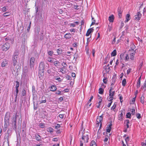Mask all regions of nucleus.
<instances>
[{"label":"nucleus","instance_id":"nucleus-43","mask_svg":"<svg viewBox=\"0 0 146 146\" xmlns=\"http://www.w3.org/2000/svg\"><path fill=\"white\" fill-rule=\"evenodd\" d=\"M18 92H19L18 89H16V95H15V96H16V97H15L16 99L15 100V102L16 101V98H17V94H18Z\"/></svg>","mask_w":146,"mask_h":146},{"label":"nucleus","instance_id":"nucleus-20","mask_svg":"<svg viewBox=\"0 0 146 146\" xmlns=\"http://www.w3.org/2000/svg\"><path fill=\"white\" fill-rule=\"evenodd\" d=\"M130 15L129 14H127L126 16V20L125 22H127L130 20Z\"/></svg>","mask_w":146,"mask_h":146},{"label":"nucleus","instance_id":"nucleus-50","mask_svg":"<svg viewBox=\"0 0 146 146\" xmlns=\"http://www.w3.org/2000/svg\"><path fill=\"white\" fill-rule=\"evenodd\" d=\"M130 59H131L132 60H134V55L131 54H130Z\"/></svg>","mask_w":146,"mask_h":146},{"label":"nucleus","instance_id":"nucleus-61","mask_svg":"<svg viewBox=\"0 0 146 146\" xmlns=\"http://www.w3.org/2000/svg\"><path fill=\"white\" fill-rule=\"evenodd\" d=\"M8 126H4V128L3 129V130L4 131H5L7 129Z\"/></svg>","mask_w":146,"mask_h":146},{"label":"nucleus","instance_id":"nucleus-48","mask_svg":"<svg viewBox=\"0 0 146 146\" xmlns=\"http://www.w3.org/2000/svg\"><path fill=\"white\" fill-rule=\"evenodd\" d=\"M39 126L41 128H43L44 127V123H39Z\"/></svg>","mask_w":146,"mask_h":146},{"label":"nucleus","instance_id":"nucleus-28","mask_svg":"<svg viewBox=\"0 0 146 146\" xmlns=\"http://www.w3.org/2000/svg\"><path fill=\"white\" fill-rule=\"evenodd\" d=\"M56 51L58 55H60V54H61L62 52V50L60 49H57Z\"/></svg>","mask_w":146,"mask_h":146},{"label":"nucleus","instance_id":"nucleus-44","mask_svg":"<svg viewBox=\"0 0 146 146\" xmlns=\"http://www.w3.org/2000/svg\"><path fill=\"white\" fill-rule=\"evenodd\" d=\"M16 82L17 83L16 86V89H18L19 85V82L17 81Z\"/></svg>","mask_w":146,"mask_h":146},{"label":"nucleus","instance_id":"nucleus-12","mask_svg":"<svg viewBox=\"0 0 146 146\" xmlns=\"http://www.w3.org/2000/svg\"><path fill=\"white\" fill-rule=\"evenodd\" d=\"M72 35L70 33H67L64 36V37L66 39H69L71 37Z\"/></svg>","mask_w":146,"mask_h":146},{"label":"nucleus","instance_id":"nucleus-47","mask_svg":"<svg viewBox=\"0 0 146 146\" xmlns=\"http://www.w3.org/2000/svg\"><path fill=\"white\" fill-rule=\"evenodd\" d=\"M136 116L138 119H140L141 118V114L140 113H136Z\"/></svg>","mask_w":146,"mask_h":146},{"label":"nucleus","instance_id":"nucleus-40","mask_svg":"<svg viewBox=\"0 0 146 146\" xmlns=\"http://www.w3.org/2000/svg\"><path fill=\"white\" fill-rule=\"evenodd\" d=\"M9 13L8 12H6L3 14V16L4 17H7L9 16Z\"/></svg>","mask_w":146,"mask_h":146},{"label":"nucleus","instance_id":"nucleus-31","mask_svg":"<svg viewBox=\"0 0 146 146\" xmlns=\"http://www.w3.org/2000/svg\"><path fill=\"white\" fill-rule=\"evenodd\" d=\"M122 83V85L123 86H125V85L126 84V80L125 79H124L123 80Z\"/></svg>","mask_w":146,"mask_h":146},{"label":"nucleus","instance_id":"nucleus-36","mask_svg":"<svg viewBox=\"0 0 146 146\" xmlns=\"http://www.w3.org/2000/svg\"><path fill=\"white\" fill-rule=\"evenodd\" d=\"M116 103L115 102L114 103L113 105L111 107V110H113L116 107Z\"/></svg>","mask_w":146,"mask_h":146},{"label":"nucleus","instance_id":"nucleus-63","mask_svg":"<svg viewBox=\"0 0 146 146\" xmlns=\"http://www.w3.org/2000/svg\"><path fill=\"white\" fill-rule=\"evenodd\" d=\"M103 81L104 83L105 84H106L107 83V80H106V78H104L103 79Z\"/></svg>","mask_w":146,"mask_h":146},{"label":"nucleus","instance_id":"nucleus-4","mask_svg":"<svg viewBox=\"0 0 146 146\" xmlns=\"http://www.w3.org/2000/svg\"><path fill=\"white\" fill-rule=\"evenodd\" d=\"M35 61V58L34 57H31L30 59V66L31 69L34 68Z\"/></svg>","mask_w":146,"mask_h":146},{"label":"nucleus","instance_id":"nucleus-45","mask_svg":"<svg viewBox=\"0 0 146 146\" xmlns=\"http://www.w3.org/2000/svg\"><path fill=\"white\" fill-rule=\"evenodd\" d=\"M146 88V82H144L143 85L142 86L141 89H145Z\"/></svg>","mask_w":146,"mask_h":146},{"label":"nucleus","instance_id":"nucleus-2","mask_svg":"<svg viewBox=\"0 0 146 146\" xmlns=\"http://www.w3.org/2000/svg\"><path fill=\"white\" fill-rule=\"evenodd\" d=\"M103 114L100 116L98 117L96 120V127H98L99 126V124H100V129L102 127V121L103 120Z\"/></svg>","mask_w":146,"mask_h":146},{"label":"nucleus","instance_id":"nucleus-19","mask_svg":"<svg viewBox=\"0 0 146 146\" xmlns=\"http://www.w3.org/2000/svg\"><path fill=\"white\" fill-rule=\"evenodd\" d=\"M141 78V76L139 78L137 84V88H139L140 86V79Z\"/></svg>","mask_w":146,"mask_h":146},{"label":"nucleus","instance_id":"nucleus-57","mask_svg":"<svg viewBox=\"0 0 146 146\" xmlns=\"http://www.w3.org/2000/svg\"><path fill=\"white\" fill-rule=\"evenodd\" d=\"M92 53L93 56V57H94L95 56V51L94 49H92Z\"/></svg>","mask_w":146,"mask_h":146},{"label":"nucleus","instance_id":"nucleus-56","mask_svg":"<svg viewBox=\"0 0 146 146\" xmlns=\"http://www.w3.org/2000/svg\"><path fill=\"white\" fill-rule=\"evenodd\" d=\"M125 54V53H122L121 54H120V57L121 58V59H122L124 57V56Z\"/></svg>","mask_w":146,"mask_h":146},{"label":"nucleus","instance_id":"nucleus-23","mask_svg":"<svg viewBox=\"0 0 146 146\" xmlns=\"http://www.w3.org/2000/svg\"><path fill=\"white\" fill-rule=\"evenodd\" d=\"M115 79L113 77H112V82L111 84V86H113L115 83Z\"/></svg>","mask_w":146,"mask_h":146},{"label":"nucleus","instance_id":"nucleus-33","mask_svg":"<svg viewBox=\"0 0 146 146\" xmlns=\"http://www.w3.org/2000/svg\"><path fill=\"white\" fill-rule=\"evenodd\" d=\"M131 114L130 112L127 113L126 115V118H131Z\"/></svg>","mask_w":146,"mask_h":146},{"label":"nucleus","instance_id":"nucleus-46","mask_svg":"<svg viewBox=\"0 0 146 146\" xmlns=\"http://www.w3.org/2000/svg\"><path fill=\"white\" fill-rule=\"evenodd\" d=\"M48 54L50 56H52L53 53V52L52 51H49L48 52Z\"/></svg>","mask_w":146,"mask_h":146},{"label":"nucleus","instance_id":"nucleus-37","mask_svg":"<svg viewBox=\"0 0 146 146\" xmlns=\"http://www.w3.org/2000/svg\"><path fill=\"white\" fill-rule=\"evenodd\" d=\"M13 65L15 66L16 65L17 63V60L14 59H13Z\"/></svg>","mask_w":146,"mask_h":146},{"label":"nucleus","instance_id":"nucleus-13","mask_svg":"<svg viewBox=\"0 0 146 146\" xmlns=\"http://www.w3.org/2000/svg\"><path fill=\"white\" fill-rule=\"evenodd\" d=\"M8 61L6 60H5L3 61L1 63V66L2 67H4L7 64Z\"/></svg>","mask_w":146,"mask_h":146},{"label":"nucleus","instance_id":"nucleus-8","mask_svg":"<svg viewBox=\"0 0 146 146\" xmlns=\"http://www.w3.org/2000/svg\"><path fill=\"white\" fill-rule=\"evenodd\" d=\"M117 12L118 13V15L119 17L121 18V14L122 12V11L121 10V7H119L117 9Z\"/></svg>","mask_w":146,"mask_h":146},{"label":"nucleus","instance_id":"nucleus-35","mask_svg":"<svg viewBox=\"0 0 146 146\" xmlns=\"http://www.w3.org/2000/svg\"><path fill=\"white\" fill-rule=\"evenodd\" d=\"M19 54V52L18 50H15V52H14L13 56H17Z\"/></svg>","mask_w":146,"mask_h":146},{"label":"nucleus","instance_id":"nucleus-22","mask_svg":"<svg viewBox=\"0 0 146 146\" xmlns=\"http://www.w3.org/2000/svg\"><path fill=\"white\" fill-rule=\"evenodd\" d=\"M55 59L54 58H52L50 57H49L48 58L47 60L49 62H51V63H53L54 60Z\"/></svg>","mask_w":146,"mask_h":146},{"label":"nucleus","instance_id":"nucleus-64","mask_svg":"<svg viewBox=\"0 0 146 146\" xmlns=\"http://www.w3.org/2000/svg\"><path fill=\"white\" fill-rule=\"evenodd\" d=\"M131 70V69H130V68L129 69H128L127 70V74H128L130 72Z\"/></svg>","mask_w":146,"mask_h":146},{"label":"nucleus","instance_id":"nucleus-17","mask_svg":"<svg viewBox=\"0 0 146 146\" xmlns=\"http://www.w3.org/2000/svg\"><path fill=\"white\" fill-rule=\"evenodd\" d=\"M109 92V96L111 97V98H112V97H113L115 94V91H112L111 92Z\"/></svg>","mask_w":146,"mask_h":146},{"label":"nucleus","instance_id":"nucleus-42","mask_svg":"<svg viewBox=\"0 0 146 146\" xmlns=\"http://www.w3.org/2000/svg\"><path fill=\"white\" fill-rule=\"evenodd\" d=\"M130 111L131 112V114H132V115H134L135 114V110L134 109H131Z\"/></svg>","mask_w":146,"mask_h":146},{"label":"nucleus","instance_id":"nucleus-51","mask_svg":"<svg viewBox=\"0 0 146 146\" xmlns=\"http://www.w3.org/2000/svg\"><path fill=\"white\" fill-rule=\"evenodd\" d=\"M125 57L126 60H128L129 59V56L128 54H125Z\"/></svg>","mask_w":146,"mask_h":146},{"label":"nucleus","instance_id":"nucleus-24","mask_svg":"<svg viewBox=\"0 0 146 146\" xmlns=\"http://www.w3.org/2000/svg\"><path fill=\"white\" fill-rule=\"evenodd\" d=\"M116 55V50H114L111 53L112 56H115Z\"/></svg>","mask_w":146,"mask_h":146},{"label":"nucleus","instance_id":"nucleus-59","mask_svg":"<svg viewBox=\"0 0 146 146\" xmlns=\"http://www.w3.org/2000/svg\"><path fill=\"white\" fill-rule=\"evenodd\" d=\"M93 96H92L91 97L90 99V100H89L88 101V103H90L91 102L92 100L93 99Z\"/></svg>","mask_w":146,"mask_h":146},{"label":"nucleus","instance_id":"nucleus-21","mask_svg":"<svg viewBox=\"0 0 146 146\" xmlns=\"http://www.w3.org/2000/svg\"><path fill=\"white\" fill-rule=\"evenodd\" d=\"M35 139L39 141L40 140V137L38 134L35 135Z\"/></svg>","mask_w":146,"mask_h":146},{"label":"nucleus","instance_id":"nucleus-62","mask_svg":"<svg viewBox=\"0 0 146 146\" xmlns=\"http://www.w3.org/2000/svg\"><path fill=\"white\" fill-rule=\"evenodd\" d=\"M56 80H58L59 82H61L62 81V79L60 77L56 78Z\"/></svg>","mask_w":146,"mask_h":146},{"label":"nucleus","instance_id":"nucleus-54","mask_svg":"<svg viewBox=\"0 0 146 146\" xmlns=\"http://www.w3.org/2000/svg\"><path fill=\"white\" fill-rule=\"evenodd\" d=\"M65 69V68L64 67V68H60L59 70H60V71L62 72L63 73V71H64V70Z\"/></svg>","mask_w":146,"mask_h":146},{"label":"nucleus","instance_id":"nucleus-41","mask_svg":"<svg viewBox=\"0 0 146 146\" xmlns=\"http://www.w3.org/2000/svg\"><path fill=\"white\" fill-rule=\"evenodd\" d=\"M131 50H133L135 48V46L133 43H132L131 45Z\"/></svg>","mask_w":146,"mask_h":146},{"label":"nucleus","instance_id":"nucleus-25","mask_svg":"<svg viewBox=\"0 0 146 146\" xmlns=\"http://www.w3.org/2000/svg\"><path fill=\"white\" fill-rule=\"evenodd\" d=\"M125 122L126 123L127 128H128L129 127V121L128 119L126 120Z\"/></svg>","mask_w":146,"mask_h":146},{"label":"nucleus","instance_id":"nucleus-34","mask_svg":"<svg viewBox=\"0 0 146 146\" xmlns=\"http://www.w3.org/2000/svg\"><path fill=\"white\" fill-rule=\"evenodd\" d=\"M91 146H96V143L94 141H92L91 143Z\"/></svg>","mask_w":146,"mask_h":146},{"label":"nucleus","instance_id":"nucleus-11","mask_svg":"<svg viewBox=\"0 0 146 146\" xmlns=\"http://www.w3.org/2000/svg\"><path fill=\"white\" fill-rule=\"evenodd\" d=\"M114 19V16L112 15L109 17V21L110 22H113Z\"/></svg>","mask_w":146,"mask_h":146},{"label":"nucleus","instance_id":"nucleus-38","mask_svg":"<svg viewBox=\"0 0 146 146\" xmlns=\"http://www.w3.org/2000/svg\"><path fill=\"white\" fill-rule=\"evenodd\" d=\"M118 96L119 97L120 102L121 103H122L123 101V97L120 94H119Z\"/></svg>","mask_w":146,"mask_h":146},{"label":"nucleus","instance_id":"nucleus-9","mask_svg":"<svg viewBox=\"0 0 146 146\" xmlns=\"http://www.w3.org/2000/svg\"><path fill=\"white\" fill-rule=\"evenodd\" d=\"M94 29L92 28H91L89 29L87 31V33L86 34V36H89L90 34L93 32Z\"/></svg>","mask_w":146,"mask_h":146},{"label":"nucleus","instance_id":"nucleus-16","mask_svg":"<svg viewBox=\"0 0 146 146\" xmlns=\"http://www.w3.org/2000/svg\"><path fill=\"white\" fill-rule=\"evenodd\" d=\"M105 70L107 73L109 72L110 71V67L109 65L108 64L105 67Z\"/></svg>","mask_w":146,"mask_h":146},{"label":"nucleus","instance_id":"nucleus-49","mask_svg":"<svg viewBox=\"0 0 146 146\" xmlns=\"http://www.w3.org/2000/svg\"><path fill=\"white\" fill-rule=\"evenodd\" d=\"M32 92L33 93H35L36 90L35 86H33L32 87Z\"/></svg>","mask_w":146,"mask_h":146},{"label":"nucleus","instance_id":"nucleus-52","mask_svg":"<svg viewBox=\"0 0 146 146\" xmlns=\"http://www.w3.org/2000/svg\"><path fill=\"white\" fill-rule=\"evenodd\" d=\"M61 91L59 90H56V94L58 95H61Z\"/></svg>","mask_w":146,"mask_h":146},{"label":"nucleus","instance_id":"nucleus-30","mask_svg":"<svg viewBox=\"0 0 146 146\" xmlns=\"http://www.w3.org/2000/svg\"><path fill=\"white\" fill-rule=\"evenodd\" d=\"M106 128V131L107 132L110 133V132L111 127H110L107 126Z\"/></svg>","mask_w":146,"mask_h":146},{"label":"nucleus","instance_id":"nucleus-10","mask_svg":"<svg viewBox=\"0 0 146 146\" xmlns=\"http://www.w3.org/2000/svg\"><path fill=\"white\" fill-rule=\"evenodd\" d=\"M21 117L20 116L17 115V113H16L15 114V117H13V121H17V119H18L20 120V119L21 118Z\"/></svg>","mask_w":146,"mask_h":146},{"label":"nucleus","instance_id":"nucleus-55","mask_svg":"<svg viewBox=\"0 0 146 146\" xmlns=\"http://www.w3.org/2000/svg\"><path fill=\"white\" fill-rule=\"evenodd\" d=\"M64 114H60L59 115V117L60 118H62V119L63 118V117H64Z\"/></svg>","mask_w":146,"mask_h":146},{"label":"nucleus","instance_id":"nucleus-18","mask_svg":"<svg viewBox=\"0 0 146 146\" xmlns=\"http://www.w3.org/2000/svg\"><path fill=\"white\" fill-rule=\"evenodd\" d=\"M110 56H109L108 55L105 58V63H107V62H108L110 60Z\"/></svg>","mask_w":146,"mask_h":146},{"label":"nucleus","instance_id":"nucleus-3","mask_svg":"<svg viewBox=\"0 0 146 146\" xmlns=\"http://www.w3.org/2000/svg\"><path fill=\"white\" fill-rule=\"evenodd\" d=\"M10 44L8 42H7L2 45V48L3 51H6L10 48Z\"/></svg>","mask_w":146,"mask_h":146},{"label":"nucleus","instance_id":"nucleus-6","mask_svg":"<svg viewBox=\"0 0 146 146\" xmlns=\"http://www.w3.org/2000/svg\"><path fill=\"white\" fill-rule=\"evenodd\" d=\"M140 11L137 13L136 15L135 16L134 19L135 20H139L141 16V14L140 13Z\"/></svg>","mask_w":146,"mask_h":146},{"label":"nucleus","instance_id":"nucleus-32","mask_svg":"<svg viewBox=\"0 0 146 146\" xmlns=\"http://www.w3.org/2000/svg\"><path fill=\"white\" fill-rule=\"evenodd\" d=\"M26 95V91L25 89L23 90L22 92V96H25Z\"/></svg>","mask_w":146,"mask_h":146},{"label":"nucleus","instance_id":"nucleus-53","mask_svg":"<svg viewBox=\"0 0 146 146\" xmlns=\"http://www.w3.org/2000/svg\"><path fill=\"white\" fill-rule=\"evenodd\" d=\"M2 10L3 12H5L7 10L6 8L5 7H4L2 8Z\"/></svg>","mask_w":146,"mask_h":146},{"label":"nucleus","instance_id":"nucleus-29","mask_svg":"<svg viewBox=\"0 0 146 146\" xmlns=\"http://www.w3.org/2000/svg\"><path fill=\"white\" fill-rule=\"evenodd\" d=\"M16 121H13V122H12L13 126V127H14V128L15 129H16V128L17 127V125H16L17 122H16Z\"/></svg>","mask_w":146,"mask_h":146},{"label":"nucleus","instance_id":"nucleus-5","mask_svg":"<svg viewBox=\"0 0 146 146\" xmlns=\"http://www.w3.org/2000/svg\"><path fill=\"white\" fill-rule=\"evenodd\" d=\"M6 115L5 118L4 126H8L9 125V118L6 116Z\"/></svg>","mask_w":146,"mask_h":146},{"label":"nucleus","instance_id":"nucleus-7","mask_svg":"<svg viewBox=\"0 0 146 146\" xmlns=\"http://www.w3.org/2000/svg\"><path fill=\"white\" fill-rule=\"evenodd\" d=\"M44 63L43 62H41L39 66L40 70H43L44 68Z\"/></svg>","mask_w":146,"mask_h":146},{"label":"nucleus","instance_id":"nucleus-27","mask_svg":"<svg viewBox=\"0 0 146 146\" xmlns=\"http://www.w3.org/2000/svg\"><path fill=\"white\" fill-rule=\"evenodd\" d=\"M140 102L142 104L144 103V97L143 95H142L140 98Z\"/></svg>","mask_w":146,"mask_h":146},{"label":"nucleus","instance_id":"nucleus-15","mask_svg":"<svg viewBox=\"0 0 146 146\" xmlns=\"http://www.w3.org/2000/svg\"><path fill=\"white\" fill-rule=\"evenodd\" d=\"M53 63H54V65L56 66H59L60 63V62L57 60L56 61H54Z\"/></svg>","mask_w":146,"mask_h":146},{"label":"nucleus","instance_id":"nucleus-58","mask_svg":"<svg viewBox=\"0 0 146 146\" xmlns=\"http://www.w3.org/2000/svg\"><path fill=\"white\" fill-rule=\"evenodd\" d=\"M60 125L58 124H57L55 126V128L56 129H57L60 127Z\"/></svg>","mask_w":146,"mask_h":146},{"label":"nucleus","instance_id":"nucleus-1","mask_svg":"<svg viewBox=\"0 0 146 146\" xmlns=\"http://www.w3.org/2000/svg\"><path fill=\"white\" fill-rule=\"evenodd\" d=\"M82 139L84 141V143H86L88 142V140H89V133L88 132H82Z\"/></svg>","mask_w":146,"mask_h":146},{"label":"nucleus","instance_id":"nucleus-26","mask_svg":"<svg viewBox=\"0 0 146 146\" xmlns=\"http://www.w3.org/2000/svg\"><path fill=\"white\" fill-rule=\"evenodd\" d=\"M99 93L101 94H102L104 93V90L102 88H100L99 90Z\"/></svg>","mask_w":146,"mask_h":146},{"label":"nucleus","instance_id":"nucleus-14","mask_svg":"<svg viewBox=\"0 0 146 146\" xmlns=\"http://www.w3.org/2000/svg\"><path fill=\"white\" fill-rule=\"evenodd\" d=\"M50 90L52 91H54L56 90V87L55 86H52L50 88Z\"/></svg>","mask_w":146,"mask_h":146},{"label":"nucleus","instance_id":"nucleus-60","mask_svg":"<svg viewBox=\"0 0 146 146\" xmlns=\"http://www.w3.org/2000/svg\"><path fill=\"white\" fill-rule=\"evenodd\" d=\"M46 100H42L40 102V104H41V103H44L46 102Z\"/></svg>","mask_w":146,"mask_h":146},{"label":"nucleus","instance_id":"nucleus-39","mask_svg":"<svg viewBox=\"0 0 146 146\" xmlns=\"http://www.w3.org/2000/svg\"><path fill=\"white\" fill-rule=\"evenodd\" d=\"M48 131L50 132H52L53 131V128L51 127H50L48 128Z\"/></svg>","mask_w":146,"mask_h":146}]
</instances>
